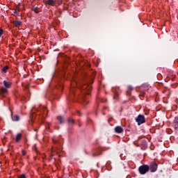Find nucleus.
Listing matches in <instances>:
<instances>
[{"instance_id":"nucleus-1","label":"nucleus","mask_w":178,"mask_h":178,"mask_svg":"<svg viewBox=\"0 0 178 178\" xmlns=\"http://www.w3.org/2000/svg\"><path fill=\"white\" fill-rule=\"evenodd\" d=\"M93 81L92 79L86 77L80 81L79 87L80 90L85 92V94L90 95V92L92 90L91 84H92Z\"/></svg>"},{"instance_id":"nucleus-2","label":"nucleus","mask_w":178,"mask_h":178,"mask_svg":"<svg viewBox=\"0 0 178 178\" xmlns=\"http://www.w3.org/2000/svg\"><path fill=\"white\" fill-rule=\"evenodd\" d=\"M3 84L4 87L0 88V96H1L2 98H5L6 94H8V90L12 87V82L3 81Z\"/></svg>"},{"instance_id":"nucleus-3","label":"nucleus","mask_w":178,"mask_h":178,"mask_svg":"<svg viewBox=\"0 0 178 178\" xmlns=\"http://www.w3.org/2000/svg\"><path fill=\"white\" fill-rule=\"evenodd\" d=\"M138 172L140 175H145L147 172H149V165H143L138 168Z\"/></svg>"},{"instance_id":"nucleus-4","label":"nucleus","mask_w":178,"mask_h":178,"mask_svg":"<svg viewBox=\"0 0 178 178\" xmlns=\"http://www.w3.org/2000/svg\"><path fill=\"white\" fill-rule=\"evenodd\" d=\"M135 120L138 123V125L140 126L145 123V116L140 114L138 115Z\"/></svg>"},{"instance_id":"nucleus-5","label":"nucleus","mask_w":178,"mask_h":178,"mask_svg":"<svg viewBox=\"0 0 178 178\" xmlns=\"http://www.w3.org/2000/svg\"><path fill=\"white\" fill-rule=\"evenodd\" d=\"M40 111L41 115H42L43 118H47V115H48V109L46 107H41L40 109H38L36 108H33V111Z\"/></svg>"},{"instance_id":"nucleus-6","label":"nucleus","mask_w":178,"mask_h":178,"mask_svg":"<svg viewBox=\"0 0 178 178\" xmlns=\"http://www.w3.org/2000/svg\"><path fill=\"white\" fill-rule=\"evenodd\" d=\"M149 170L152 173H154L156 170H158V164L155 162H152L149 165Z\"/></svg>"},{"instance_id":"nucleus-7","label":"nucleus","mask_w":178,"mask_h":178,"mask_svg":"<svg viewBox=\"0 0 178 178\" xmlns=\"http://www.w3.org/2000/svg\"><path fill=\"white\" fill-rule=\"evenodd\" d=\"M115 133H118V134H120L123 133V128L120 126H117L115 128Z\"/></svg>"},{"instance_id":"nucleus-8","label":"nucleus","mask_w":178,"mask_h":178,"mask_svg":"<svg viewBox=\"0 0 178 178\" xmlns=\"http://www.w3.org/2000/svg\"><path fill=\"white\" fill-rule=\"evenodd\" d=\"M12 120L14 122H19L20 120V117L18 115H11Z\"/></svg>"},{"instance_id":"nucleus-9","label":"nucleus","mask_w":178,"mask_h":178,"mask_svg":"<svg viewBox=\"0 0 178 178\" xmlns=\"http://www.w3.org/2000/svg\"><path fill=\"white\" fill-rule=\"evenodd\" d=\"M55 2H56L55 0H48L45 1V3H47V5H49L50 6H55Z\"/></svg>"},{"instance_id":"nucleus-10","label":"nucleus","mask_w":178,"mask_h":178,"mask_svg":"<svg viewBox=\"0 0 178 178\" xmlns=\"http://www.w3.org/2000/svg\"><path fill=\"white\" fill-rule=\"evenodd\" d=\"M175 129H178V116H176L173 120Z\"/></svg>"},{"instance_id":"nucleus-11","label":"nucleus","mask_w":178,"mask_h":178,"mask_svg":"<svg viewBox=\"0 0 178 178\" xmlns=\"http://www.w3.org/2000/svg\"><path fill=\"white\" fill-rule=\"evenodd\" d=\"M57 119L60 123V124H63L65 123V118L62 116L57 117Z\"/></svg>"},{"instance_id":"nucleus-12","label":"nucleus","mask_w":178,"mask_h":178,"mask_svg":"<svg viewBox=\"0 0 178 178\" xmlns=\"http://www.w3.org/2000/svg\"><path fill=\"white\" fill-rule=\"evenodd\" d=\"M22 140V134H17L15 138L16 143H19Z\"/></svg>"},{"instance_id":"nucleus-13","label":"nucleus","mask_w":178,"mask_h":178,"mask_svg":"<svg viewBox=\"0 0 178 178\" xmlns=\"http://www.w3.org/2000/svg\"><path fill=\"white\" fill-rule=\"evenodd\" d=\"M13 24H14V26H15V27H19V26H22V22H20V21H14Z\"/></svg>"},{"instance_id":"nucleus-14","label":"nucleus","mask_w":178,"mask_h":178,"mask_svg":"<svg viewBox=\"0 0 178 178\" xmlns=\"http://www.w3.org/2000/svg\"><path fill=\"white\" fill-rule=\"evenodd\" d=\"M8 69H9V66L6 65L1 69V71L3 73H6V72H8Z\"/></svg>"},{"instance_id":"nucleus-15","label":"nucleus","mask_w":178,"mask_h":178,"mask_svg":"<svg viewBox=\"0 0 178 178\" xmlns=\"http://www.w3.org/2000/svg\"><path fill=\"white\" fill-rule=\"evenodd\" d=\"M32 10H33L35 13H40V8L38 7L33 8Z\"/></svg>"},{"instance_id":"nucleus-16","label":"nucleus","mask_w":178,"mask_h":178,"mask_svg":"<svg viewBox=\"0 0 178 178\" xmlns=\"http://www.w3.org/2000/svg\"><path fill=\"white\" fill-rule=\"evenodd\" d=\"M82 102H83V105H87V104H88V102H87V100H86V97H84V96L82 97Z\"/></svg>"},{"instance_id":"nucleus-17","label":"nucleus","mask_w":178,"mask_h":178,"mask_svg":"<svg viewBox=\"0 0 178 178\" xmlns=\"http://www.w3.org/2000/svg\"><path fill=\"white\" fill-rule=\"evenodd\" d=\"M68 123H71V124H73L74 123V120L68 119Z\"/></svg>"},{"instance_id":"nucleus-18","label":"nucleus","mask_w":178,"mask_h":178,"mask_svg":"<svg viewBox=\"0 0 178 178\" xmlns=\"http://www.w3.org/2000/svg\"><path fill=\"white\" fill-rule=\"evenodd\" d=\"M128 90H129V91H133V90H134L133 86H128Z\"/></svg>"},{"instance_id":"nucleus-19","label":"nucleus","mask_w":178,"mask_h":178,"mask_svg":"<svg viewBox=\"0 0 178 178\" xmlns=\"http://www.w3.org/2000/svg\"><path fill=\"white\" fill-rule=\"evenodd\" d=\"M18 178H26V175L24 174H22L18 177Z\"/></svg>"},{"instance_id":"nucleus-20","label":"nucleus","mask_w":178,"mask_h":178,"mask_svg":"<svg viewBox=\"0 0 178 178\" xmlns=\"http://www.w3.org/2000/svg\"><path fill=\"white\" fill-rule=\"evenodd\" d=\"M2 34H3V29L0 28V37L2 36Z\"/></svg>"},{"instance_id":"nucleus-21","label":"nucleus","mask_w":178,"mask_h":178,"mask_svg":"<svg viewBox=\"0 0 178 178\" xmlns=\"http://www.w3.org/2000/svg\"><path fill=\"white\" fill-rule=\"evenodd\" d=\"M22 155H24V156L26 155V151L22 150Z\"/></svg>"},{"instance_id":"nucleus-22","label":"nucleus","mask_w":178,"mask_h":178,"mask_svg":"<svg viewBox=\"0 0 178 178\" xmlns=\"http://www.w3.org/2000/svg\"><path fill=\"white\" fill-rule=\"evenodd\" d=\"M53 143H54V144H56V143H58V140H55V139H53Z\"/></svg>"},{"instance_id":"nucleus-23","label":"nucleus","mask_w":178,"mask_h":178,"mask_svg":"<svg viewBox=\"0 0 178 178\" xmlns=\"http://www.w3.org/2000/svg\"><path fill=\"white\" fill-rule=\"evenodd\" d=\"M114 99H116V98H118V94H115V96H114Z\"/></svg>"},{"instance_id":"nucleus-24","label":"nucleus","mask_w":178,"mask_h":178,"mask_svg":"<svg viewBox=\"0 0 178 178\" xmlns=\"http://www.w3.org/2000/svg\"><path fill=\"white\" fill-rule=\"evenodd\" d=\"M60 90H63V86H62V84L60 85Z\"/></svg>"},{"instance_id":"nucleus-25","label":"nucleus","mask_w":178,"mask_h":178,"mask_svg":"<svg viewBox=\"0 0 178 178\" xmlns=\"http://www.w3.org/2000/svg\"><path fill=\"white\" fill-rule=\"evenodd\" d=\"M19 12V10H15L14 13H17Z\"/></svg>"},{"instance_id":"nucleus-26","label":"nucleus","mask_w":178,"mask_h":178,"mask_svg":"<svg viewBox=\"0 0 178 178\" xmlns=\"http://www.w3.org/2000/svg\"><path fill=\"white\" fill-rule=\"evenodd\" d=\"M78 115H79V116H81V113H80V111L77 112Z\"/></svg>"},{"instance_id":"nucleus-27","label":"nucleus","mask_w":178,"mask_h":178,"mask_svg":"<svg viewBox=\"0 0 178 178\" xmlns=\"http://www.w3.org/2000/svg\"><path fill=\"white\" fill-rule=\"evenodd\" d=\"M92 156H97V154H93Z\"/></svg>"},{"instance_id":"nucleus-28","label":"nucleus","mask_w":178,"mask_h":178,"mask_svg":"<svg viewBox=\"0 0 178 178\" xmlns=\"http://www.w3.org/2000/svg\"><path fill=\"white\" fill-rule=\"evenodd\" d=\"M34 131H37V129H34Z\"/></svg>"}]
</instances>
